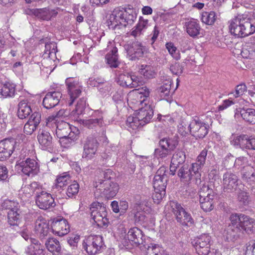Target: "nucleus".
<instances>
[{
	"mask_svg": "<svg viewBox=\"0 0 255 255\" xmlns=\"http://www.w3.org/2000/svg\"><path fill=\"white\" fill-rule=\"evenodd\" d=\"M148 26V20L140 17L137 24L132 29L130 34L134 37H138L143 34Z\"/></svg>",
	"mask_w": 255,
	"mask_h": 255,
	"instance_id": "2f4dec72",
	"label": "nucleus"
},
{
	"mask_svg": "<svg viewBox=\"0 0 255 255\" xmlns=\"http://www.w3.org/2000/svg\"><path fill=\"white\" fill-rule=\"evenodd\" d=\"M86 105V101L83 98L80 99L78 101L75 109L71 112V116L75 119H77L79 116L83 114Z\"/></svg>",
	"mask_w": 255,
	"mask_h": 255,
	"instance_id": "a18cd8bd",
	"label": "nucleus"
},
{
	"mask_svg": "<svg viewBox=\"0 0 255 255\" xmlns=\"http://www.w3.org/2000/svg\"><path fill=\"white\" fill-rule=\"evenodd\" d=\"M165 47L168 53L173 59L176 60H178L181 58L180 51L177 49V47L172 42H169L166 43Z\"/></svg>",
	"mask_w": 255,
	"mask_h": 255,
	"instance_id": "3c124183",
	"label": "nucleus"
},
{
	"mask_svg": "<svg viewBox=\"0 0 255 255\" xmlns=\"http://www.w3.org/2000/svg\"><path fill=\"white\" fill-rule=\"evenodd\" d=\"M62 97L60 92L54 91L48 92L43 100V105L46 109H51L58 104Z\"/></svg>",
	"mask_w": 255,
	"mask_h": 255,
	"instance_id": "4be33fe9",
	"label": "nucleus"
},
{
	"mask_svg": "<svg viewBox=\"0 0 255 255\" xmlns=\"http://www.w3.org/2000/svg\"><path fill=\"white\" fill-rule=\"evenodd\" d=\"M111 171L100 172V177L96 179L94 186L96 197H105L110 199L115 196L119 190L117 183L111 181L107 176Z\"/></svg>",
	"mask_w": 255,
	"mask_h": 255,
	"instance_id": "f257e3e1",
	"label": "nucleus"
},
{
	"mask_svg": "<svg viewBox=\"0 0 255 255\" xmlns=\"http://www.w3.org/2000/svg\"><path fill=\"white\" fill-rule=\"evenodd\" d=\"M242 222L240 228L248 233L255 232V220L245 215L242 219Z\"/></svg>",
	"mask_w": 255,
	"mask_h": 255,
	"instance_id": "58836bf2",
	"label": "nucleus"
},
{
	"mask_svg": "<svg viewBox=\"0 0 255 255\" xmlns=\"http://www.w3.org/2000/svg\"><path fill=\"white\" fill-rule=\"evenodd\" d=\"M70 177L67 173H64L57 177L55 180V186L56 188H61L66 186L70 181Z\"/></svg>",
	"mask_w": 255,
	"mask_h": 255,
	"instance_id": "603ef678",
	"label": "nucleus"
},
{
	"mask_svg": "<svg viewBox=\"0 0 255 255\" xmlns=\"http://www.w3.org/2000/svg\"><path fill=\"white\" fill-rule=\"evenodd\" d=\"M249 137L247 134L232 135L230 138V143L236 148L247 149Z\"/></svg>",
	"mask_w": 255,
	"mask_h": 255,
	"instance_id": "a878e982",
	"label": "nucleus"
},
{
	"mask_svg": "<svg viewBox=\"0 0 255 255\" xmlns=\"http://www.w3.org/2000/svg\"><path fill=\"white\" fill-rule=\"evenodd\" d=\"M84 247L87 253L90 255H95L103 246L102 237L100 236H90L86 240Z\"/></svg>",
	"mask_w": 255,
	"mask_h": 255,
	"instance_id": "9b49d317",
	"label": "nucleus"
},
{
	"mask_svg": "<svg viewBox=\"0 0 255 255\" xmlns=\"http://www.w3.org/2000/svg\"><path fill=\"white\" fill-rule=\"evenodd\" d=\"M234 166L238 169L243 170L247 167L249 170V172H243V177L247 180L251 179L252 177L253 180L255 179V174L254 172L253 167L250 166L248 164V159L247 157L241 156L237 158L234 163Z\"/></svg>",
	"mask_w": 255,
	"mask_h": 255,
	"instance_id": "aec40b11",
	"label": "nucleus"
},
{
	"mask_svg": "<svg viewBox=\"0 0 255 255\" xmlns=\"http://www.w3.org/2000/svg\"><path fill=\"white\" fill-rule=\"evenodd\" d=\"M199 195V200L211 199L215 197V194L213 189L209 187L208 185L203 184L200 188L198 192Z\"/></svg>",
	"mask_w": 255,
	"mask_h": 255,
	"instance_id": "37998d69",
	"label": "nucleus"
},
{
	"mask_svg": "<svg viewBox=\"0 0 255 255\" xmlns=\"http://www.w3.org/2000/svg\"><path fill=\"white\" fill-rule=\"evenodd\" d=\"M18 212V210L15 211H9L8 212V222L10 225L16 226L18 225L20 218V215Z\"/></svg>",
	"mask_w": 255,
	"mask_h": 255,
	"instance_id": "6e6d98bb",
	"label": "nucleus"
},
{
	"mask_svg": "<svg viewBox=\"0 0 255 255\" xmlns=\"http://www.w3.org/2000/svg\"><path fill=\"white\" fill-rule=\"evenodd\" d=\"M139 82V78L131 74H121L118 78V83L121 86L130 88L137 87Z\"/></svg>",
	"mask_w": 255,
	"mask_h": 255,
	"instance_id": "412c9836",
	"label": "nucleus"
},
{
	"mask_svg": "<svg viewBox=\"0 0 255 255\" xmlns=\"http://www.w3.org/2000/svg\"><path fill=\"white\" fill-rule=\"evenodd\" d=\"M216 20V14L214 11L203 12L201 15V20L208 24H213Z\"/></svg>",
	"mask_w": 255,
	"mask_h": 255,
	"instance_id": "864d4df0",
	"label": "nucleus"
},
{
	"mask_svg": "<svg viewBox=\"0 0 255 255\" xmlns=\"http://www.w3.org/2000/svg\"><path fill=\"white\" fill-rule=\"evenodd\" d=\"M42 189L39 185L36 182H33L30 184L23 186L21 189V192L25 195L26 197H30L32 194L36 192V194H39Z\"/></svg>",
	"mask_w": 255,
	"mask_h": 255,
	"instance_id": "72a5a7b5",
	"label": "nucleus"
},
{
	"mask_svg": "<svg viewBox=\"0 0 255 255\" xmlns=\"http://www.w3.org/2000/svg\"><path fill=\"white\" fill-rule=\"evenodd\" d=\"M172 209L177 221L183 226H191L194 224V220L191 215L187 212L182 206L176 202H170Z\"/></svg>",
	"mask_w": 255,
	"mask_h": 255,
	"instance_id": "423d86ee",
	"label": "nucleus"
},
{
	"mask_svg": "<svg viewBox=\"0 0 255 255\" xmlns=\"http://www.w3.org/2000/svg\"><path fill=\"white\" fill-rule=\"evenodd\" d=\"M211 237L203 234L195 240L194 246L199 255H208L210 251Z\"/></svg>",
	"mask_w": 255,
	"mask_h": 255,
	"instance_id": "ddd939ff",
	"label": "nucleus"
},
{
	"mask_svg": "<svg viewBox=\"0 0 255 255\" xmlns=\"http://www.w3.org/2000/svg\"><path fill=\"white\" fill-rule=\"evenodd\" d=\"M245 215L243 214H232L230 216V221L231 224L229 226H232L234 228H238L240 229V226L242 222V219L244 218Z\"/></svg>",
	"mask_w": 255,
	"mask_h": 255,
	"instance_id": "bf43d9fd",
	"label": "nucleus"
},
{
	"mask_svg": "<svg viewBox=\"0 0 255 255\" xmlns=\"http://www.w3.org/2000/svg\"><path fill=\"white\" fill-rule=\"evenodd\" d=\"M145 102V99H142V96L138 94V92L133 91L130 92L128 97V102L131 105V108H135L142 105Z\"/></svg>",
	"mask_w": 255,
	"mask_h": 255,
	"instance_id": "c756f323",
	"label": "nucleus"
},
{
	"mask_svg": "<svg viewBox=\"0 0 255 255\" xmlns=\"http://www.w3.org/2000/svg\"><path fill=\"white\" fill-rule=\"evenodd\" d=\"M47 249L54 255H60L61 253V246L59 241L55 238H49L45 242Z\"/></svg>",
	"mask_w": 255,
	"mask_h": 255,
	"instance_id": "7c9ffc66",
	"label": "nucleus"
},
{
	"mask_svg": "<svg viewBox=\"0 0 255 255\" xmlns=\"http://www.w3.org/2000/svg\"><path fill=\"white\" fill-rule=\"evenodd\" d=\"M139 72L146 79L153 78L156 75L154 68L149 65H141L139 68Z\"/></svg>",
	"mask_w": 255,
	"mask_h": 255,
	"instance_id": "c03bdc74",
	"label": "nucleus"
},
{
	"mask_svg": "<svg viewBox=\"0 0 255 255\" xmlns=\"http://www.w3.org/2000/svg\"><path fill=\"white\" fill-rule=\"evenodd\" d=\"M185 26L187 33L190 36L195 37L200 34L201 28L197 20L192 19L186 22Z\"/></svg>",
	"mask_w": 255,
	"mask_h": 255,
	"instance_id": "c85d7f7f",
	"label": "nucleus"
},
{
	"mask_svg": "<svg viewBox=\"0 0 255 255\" xmlns=\"http://www.w3.org/2000/svg\"><path fill=\"white\" fill-rule=\"evenodd\" d=\"M18 171H20L27 176H33L39 171V166L35 160L27 158L18 162L15 165Z\"/></svg>",
	"mask_w": 255,
	"mask_h": 255,
	"instance_id": "0eeeda50",
	"label": "nucleus"
},
{
	"mask_svg": "<svg viewBox=\"0 0 255 255\" xmlns=\"http://www.w3.org/2000/svg\"><path fill=\"white\" fill-rule=\"evenodd\" d=\"M34 230L37 236L41 238H44L49 233V224L44 218L38 217L35 222Z\"/></svg>",
	"mask_w": 255,
	"mask_h": 255,
	"instance_id": "b1692460",
	"label": "nucleus"
},
{
	"mask_svg": "<svg viewBox=\"0 0 255 255\" xmlns=\"http://www.w3.org/2000/svg\"><path fill=\"white\" fill-rule=\"evenodd\" d=\"M83 123L88 128H93L97 126H102L103 120L102 118L90 119L83 120Z\"/></svg>",
	"mask_w": 255,
	"mask_h": 255,
	"instance_id": "13d9d810",
	"label": "nucleus"
},
{
	"mask_svg": "<svg viewBox=\"0 0 255 255\" xmlns=\"http://www.w3.org/2000/svg\"><path fill=\"white\" fill-rule=\"evenodd\" d=\"M79 189V185L78 183L74 181V182L69 185L67 190V195L69 197H72L73 196L76 195Z\"/></svg>",
	"mask_w": 255,
	"mask_h": 255,
	"instance_id": "0e129e2a",
	"label": "nucleus"
},
{
	"mask_svg": "<svg viewBox=\"0 0 255 255\" xmlns=\"http://www.w3.org/2000/svg\"><path fill=\"white\" fill-rule=\"evenodd\" d=\"M39 13L41 14L42 18L44 20H46L50 19L52 17L55 16L57 14V12H55V10L50 9L49 8L41 9Z\"/></svg>",
	"mask_w": 255,
	"mask_h": 255,
	"instance_id": "e2e57ef3",
	"label": "nucleus"
},
{
	"mask_svg": "<svg viewBox=\"0 0 255 255\" xmlns=\"http://www.w3.org/2000/svg\"><path fill=\"white\" fill-rule=\"evenodd\" d=\"M124 47L127 51L128 57L130 60L135 61L143 56L144 48L138 41L127 44Z\"/></svg>",
	"mask_w": 255,
	"mask_h": 255,
	"instance_id": "9d476101",
	"label": "nucleus"
},
{
	"mask_svg": "<svg viewBox=\"0 0 255 255\" xmlns=\"http://www.w3.org/2000/svg\"><path fill=\"white\" fill-rule=\"evenodd\" d=\"M199 195V200L211 199L215 197V194L213 189L209 187L208 185L203 184L200 188L198 192Z\"/></svg>",
	"mask_w": 255,
	"mask_h": 255,
	"instance_id": "79ce46f5",
	"label": "nucleus"
},
{
	"mask_svg": "<svg viewBox=\"0 0 255 255\" xmlns=\"http://www.w3.org/2000/svg\"><path fill=\"white\" fill-rule=\"evenodd\" d=\"M172 84V80L170 79L166 80L162 85L159 87L157 92L162 99L168 98L170 95L171 87Z\"/></svg>",
	"mask_w": 255,
	"mask_h": 255,
	"instance_id": "4c0bfd02",
	"label": "nucleus"
},
{
	"mask_svg": "<svg viewBox=\"0 0 255 255\" xmlns=\"http://www.w3.org/2000/svg\"><path fill=\"white\" fill-rule=\"evenodd\" d=\"M144 104V107H141L135 113L143 125L149 122L153 115L151 106L146 103Z\"/></svg>",
	"mask_w": 255,
	"mask_h": 255,
	"instance_id": "5701e85b",
	"label": "nucleus"
},
{
	"mask_svg": "<svg viewBox=\"0 0 255 255\" xmlns=\"http://www.w3.org/2000/svg\"><path fill=\"white\" fill-rule=\"evenodd\" d=\"M229 27L231 34L238 37H246L255 32V26L246 14H239L231 20Z\"/></svg>",
	"mask_w": 255,
	"mask_h": 255,
	"instance_id": "7ed1b4c3",
	"label": "nucleus"
},
{
	"mask_svg": "<svg viewBox=\"0 0 255 255\" xmlns=\"http://www.w3.org/2000/svg\"><path fill=\"white\" fill-rule=\"evenodd\" d=\"M154 190V193L153 194V200L156 204H159L165 195V190Z\"/></svg>",
	"mask_w": 255,
	"mask_h": 255,
	"instance_id": "69168bd1",
	"label": "nucleus"
},
{
	"mask_svg": "<svg viewBox=\"0 0 255 255\" xmlns=\"http://www.w3.org/2000/svg\"><path fill=\"white\" fill-rule=\"evenodd\" d=\"M239 178L234 173L227 172L222 179V188L224 192L232 193L236 191L238 186Z\"/></svg>",
	"mask_w": 255,
	"mask_h": 255,
	"instance_id": "f8f14e48",
	"label": "nucleus"
},
{
	"mask_svg": "<svg viewBox=\"0 0 255 255\" xmlns=\"http://www.w3.org/2000/svg\"><path fill=\"white\" fill-rule=\"evenodd\" d=\"M159 147L155 149V156L158 159L166 161L168 160V156L176 148L178 142L171 138H164L159 141Z\"/></svg>",
	"mask_w": 255,
	"mask_h": 255,
	"instance_id": "20e7f679",
	"label": "nucleus"
},
{
	"mask_svg": "<svg viewBox=\"0 0 255 255\" xmlns=\"http://www.w3.org/2000/svg\"><path fill=\"white\" fill-rule=\"evenodd\" d=\"M214 198H211V199H203V200H199L201 208L205 212H209L211 211L214 207Z\"/></svg>",
	"mask_w": 255,
	"mask_h": 255,
	"instance_id": "4d7b16f0",
	"label": "nucleus"
},
{
	"mask_svg": "<svg viewBox=\"0 0 255 255\" xmlns=\"http://www.w3.org/2000/svg\"><path fill=\"white\" fill-rule=\"evenodd\" d=\"M71 130L70 125L62 121L59 122V124L55 130L57 136L64 141L68 135V133Z\"/></svg>",
	"mask_w": 255,
	"mask_h": 255,
	"instance_id": "cd10ccee",
	"label": "nucleus"
},
{
	"mask_svg": "<svg viewBox=\"0 0 255 255\" xmlns=\"http://www.w3.org/2000/svg\"><path fill=\"white\" fill-rule=\"evenodd\" d=\"M136 13L130 8H116L110 14L108 20V25L112 29H124L128 24H131L135 20Z\"/></svg>",
	"mask_w": 255,
	"mask_h": 255,
	"instance_id": "f03ea898",
	"label": "nucleus"
},
{
	"mask_svg": "<svg viewBox=\"0 0 255 255\" xmlns=\"http://www.w3.org/2000/svg\"><path fill=\"white\" fill-rule=\"evenodd\" d=\"M183 68L182 64L176 62L170 66V70L173 74L178 75L182 73Z\"/></svg>",
	"mask_w": 255,
	"mask_h": 255,
	"instance_id": "338daca9",
	"label": "nucleus"
},
{
	"mask_svg": "<svg viewBox=\"0 0 255 255\" xmlns=\"http://www.w3.org/2000/svg\"><path fill=\"white\" fill-rule=\"evenodd\" d=\"M65 83L70 96V102L68 104L71 106L73 104L75 100L81 94L82 87L78 80L72 78H67Z\"/></svg>",
	"mask_w": 255,
	"mask_h": 255,
	"instance_id": "1a4fd4ad",
	"label": "nucleus"
},
{
	"mask_svg": "<svg viewBox=\"0 0 255 255\" xmlns=\"http://www.w3.org/2000/svg\"><path fill=\"white\" fill-rule=\"evenodd\" d=\"M99 143L97 139L93 137H88L84 144V151L82 157L87 160L94 158L96 153Z\"/></svg>",
	"mask_w": 255,
	"mask_h": 255,
	"instance_id": "dca6fc26",
	"label": "nucleus"
},
{
	"mask_svg": "<svg viewBox=\"0 0 255 255\" xmlns=\"http://www.w3.org/2000/svg\"><path fill=\"white\" fill-rule=\"evenodd\" d=\"M36 203L39 208L43 210L54 207L56 205L51 195L43 190L36 195Z\"/></svg>",
	"mask_w": 255,
	"mask_h": 255,
	"instance_id": "f3484780",
	"label": "nucleus"
},
{
	"mask_svg": "<svg viewBox=\"0 0 255 255\" xmlns=\"http://www.w3.org/2000/svg\"><path fill=\"white\" fill-rule=\"evenodd\" d=\"M51 228L53 233L61 237L67 234L70 230L67 221L63 218L54 219Z\"/></svg>",
	"mask_w": 255,
	"mask_h": 255,
	"instance_id": "a211bd4d",
	"label": "nucleus"
},
{
	"mask_svg": "<svg viewBox=\"0 0 255 255\" xmlns=\"http://www.w3.org/2000/svg\"><path fill=\"white\" fill-rule=\"evenodd\" d=\"M117 52V48L114 47L106 56V60L107 61V63L111 67L117 68V67H118L120 64V61H119L118 59V55Z\"/></svg>",
	"mask_w": 255,
	"mask_h": 255,
	"instance_id": "c9c22d12",
	"label": "nucleus"
},
{
	"mask_svg": "<svg viewBox=\"0 0 255 255\" xmlns=\"http://www.w3.org/2000/svg\"><path fill=\"white\" fill-rule=\"evenodd\" d=\"M18 107L17 116L21 119L27 117L32 112L30 105L26 101L19 102Z\"/></svg>",
	"mask_w": 255,
	"mask_h": 255,
	"instance_id": "e433bc0d",
	"label": "nucleus"
},
{
	"mask_svg": "<svg viewBox=\"0 0 255 255\" xmlns=\"http://www.w3.org/2000/svg\"><path fill=\"white\" fill-rule=\"evenodd\" d=\"M190 133L196 138H202L208 133L209 126L198 117H195L190 122Z\"/></svg>",
	"mask_w": 255,
	"mask_h": 255,
	"instance_id": "6e6552de",
	"label": "nucleus"
},
{
	"mask_svg": "<svg viewBox=\"0 0 255 255\" xmlns=\"http://www.w3.org/2000/svg\"><path fill=\"white\" fill-rule=\"evenodd\" d=\"M25 253L27 255H43L44 250L43 247L35 246L30 245L26 249Z\"/></svg>",
	"mask_w": 255,
	"mask_h": 255,
	"instance_id": "5fc2aeb1",
	"label": "nucleus"
},
{
	"mask_svg": "<svg viewBox=\"0 0 255 255\" xmlns=\"http://www.w3.org/2000/svg\"><path fill=\"white\" fill-rule=\"evenodd\" d=\"M16 85L11 82H5L0 89V95L3 98L12 97L15 94Z\"/></svg>",
	"mask_w": 255,
	"mask_h": 255,
	"instance_id": "473e14b6",
	"label": "nucleus"
},
{
	"mask_svg": "<svg viewBox=\"0 0 255 255\" xmlns=\"http://www.w3.org/2000/svg\"><path fill=\"white\" fill-rule=\"evenodd\" d=\"M177 175L181 181L184 182H189L193 176L191 167L187 164L183 165L179 169Z\"/></svg>",
	"mask_w": 255,
	"mask_h": 255,
	"instance_id": "f704fd0d",
	"label": "nucleus"
},
{
	"mask_svg": "<svg viewBox=\"0 0 255 255\" xmlns=\"http://www.w3.org/2000/svg\"><path fill=\"white\" fill-rule=\"evenodd\" d=\"M126 124L128 130H136L143 126L135 113L132 116L128 117Z\"/></svg>",
	"mask_w": 255,
	"mask_h": 255,
	"instance_id": "a19ab883",
	"label": "nucleus"
},
{
	"mask_svg": "<svg viewBox=\"0 0 255 255\" xmlns=\"http://www.w3.org/2000/svg\"><path fill=\"white\" fill-rule=\"evenodd\" d=\"M177 122L178 131L181 135L185 136L188 133H190V123H189L186 118L179 116Z\"/></svg>",
	"mask_w": 255,
	"mask_h": 255,
	"instance_id": "ea45409f",
	"label": "nucleus"
},
{
	"mask_svg": "<svg viewBox=\"0 0 255 255\" xmlns=\"http://www.w3.org/2000/svg\"><path fill=\"white\" fill-rule=\"evenodd\" d=\"M245 255H255V241H252L247 245Z\"/></svg>",
	"mask_w": 255,
	"mask_h": 255,
	"instance_id": "774afa93",
	"label": "nucleus"
},
{
	"mask_svg": "<svg viewBox=\"0 0 255 255\" xmlns=\"http://www.w3.org/2000/svg\"><path fill=\"white\" fill-rule=\"evenodd\" d=\"M1 206L3 209L8 210L9 211L18 210L19 207L18 202L10 200L4 201Z\"/></svg>",
	"mask_w": 255,
	"mask_h": 255,
	"instance_id": "052dcab7",
	"label": "nucleus"
},
{
	"mask_svg": "<svg viewBox=\"0 0 255 255\" xmlns=\"http://www.w3.org/2000/svg\"><path fill=\"white\" fill-rule=\"evenodd\" d=\"M128 240L135 245H138L143 243V235L142 231L139 229L134 227L131 228L127 235Z\"/></svg>",
	"mask_w": 255,
	"mask_h": 255,
	"instance_id": "bb28decb",
	"label": "nucleus"
},
{
	"mask_svg": "<svg viewBox=\"0 0 255 255\" xmlns=\"http://www.w3.org/2000/svg\"><path fill=\"white\" fill-rule=\"evenodd\" d=\"M38 141L43 150H51L53 146V138L50 133L45 129H40L37 135Z\"/></svg>",
	"mask_w": 255,
	"mask_h": 255,
	"instance_id": "6ab92c4d",
	"label": "nucleus"
},
{
	"mask_svg": "<svg viewBox=\"0 0 255 255\" xmlns=\"http://www.w3.org/2000/svg\"><path fill=\"white\" fill-rule=\"evenodd\" d=\"M16 141L13 138H5L0 141V160H4L13 153Z\"/></svg>",
	"mask_w": 255,
	"mask_h": 255,
	"instance_id": "2eb2a0df",
	"label": "nucleus"
},
{
	"mask_svg": "<svg viewBox=\"0 0 255 255\" xmlns=\"http://www.w3.org/2000/svg\"><path fill=\"white\" fill-rule=\"evenodd\" d=\"M241 115L244 120L252 124H255V110L253 109H243L241 111Z\"/></svg>",
	"mask_w": 255,
	"mask_h": 255,
	"instance_id": "de8ad7c7",
	"label": "nucleus"
},
{
	"mask_svg": "<svg viewBox=\"0 0 255 255\" xmlns=\"http://www.w3.org/2000/svg\"><path fill=\"white\" fill-rule=\"evenodd\" d=\"M91 216L92 219L98 227L107 226L108 220L106 208L100 202H94L90 206Z\"/></svg>",
	"mask_w": 255,
	"mask_h": 255,
	"instance_id": "39448f33",
	"label": "nucleus"
},
{
	"mask_svg": "<svg viewBox=\"0 0 255 255\" xmlns=\"http://www.w3.org/2000/svg\"><path fill=\"white\" fill-rule=\"evenodd\" d=\"M240 229L232 227V226H229L224 232V236L227 241H234L236 240L239 236L238 232Z\"/></svg>",
	"mask_w": 255,
	"mask_h": 255,
	"instance_id": "49530a36",
	"label": "nucleus"
},
{
	"mask_svg": "<svg viewBox=\"0 0 255 255\" xmlns=\"http://www.w3.org/2000/svg\"><path fill=\"white\" fill-rule=\"evenodd\" d=\"M185 153L182 151H176L172 155L171 159L170 171L172 175H174L177 167L183 164L185 161Z\"/></svg>",
	"mask_w": 255,
	"mask_h": 255,
	"instance_id": "393cba45",
	"label": "nucleus"
},
{
	"mask_svg": "<svg viewBox=\"0 0 255 255\" xmlns=\"http://www.w3.org/2000/svg\"><path fill=\"white\" fill-rule=\"evenodd\" d=\"M163 250L159 246L151 245L147 249L146 255H163Z\"/></svg>",
	"mask_w": 255,
	"mask_h": 255,
	"instance_id": "680f3d73",
	"label": "nucleus"
},
{
	"mask_svg": "<svg viewBox=\"0 0 255 255\" xmlns=\"http://www.w3.org/2000/svg\"><path fill=\"white\" fill-rule=\"evenodd\" d=\"M44 55L50 58L51 59L54 60L56 57V53L57 51L56 43L52 42L47 43L45 46Z\"/></svg>",
	"mask_w": 255,
	"mask_h": 255,
	"instance_id": "09e8293b",
	"label": "nucleus"
},
{
	"mask_svg": "<svg viewBox=\"0 0 255 255\" xmlns=\"http://www.w3.org/2000/svg\"><path fill=\"white\" fill-rule=\"evenodd\" d=\"M168 171L164 166L158 169L153 178L154 190H165L168 179Z\"/></svg>",
	"mask_w": 255,
	"mask_h": 255,
	"instance_id": "4468645a",
	"label": "nucleus"
},
{
	"mask_svg": "<svg viewBox=\"0 0 255 255\" xmlns=\"http://www.w3.org/2000/svg\"><path fill=\"white\" fill-rule=\"evenodd\" d=\"M59 122L60 121L57 119V116L51 115L45 118L44 126L47 128L51 129L52 131H55Z\"/></svg>",
	"mask_w": 255,
	"mask_h": 255,
	"instance_id": "8fccbe9b",
	"label": "nucleus"
}]
</instances>
